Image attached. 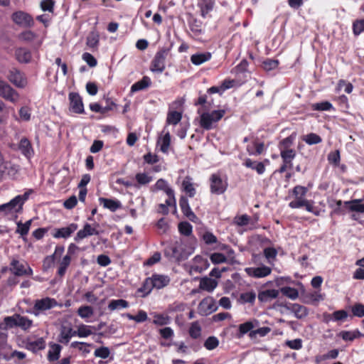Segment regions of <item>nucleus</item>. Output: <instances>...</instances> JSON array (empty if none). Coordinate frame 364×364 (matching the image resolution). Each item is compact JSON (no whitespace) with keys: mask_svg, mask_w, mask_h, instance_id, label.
Segmentation results:
<instances>
[{"mask_svg":"<svg viewBox=\"0 0 364 364\" xmlns=\"http://www.w3.org/2000/svg\"><path fill=\"white\" fill-rule=\"evenodd\" d=\"M191 254V252L186 250L181 238H175L166 242L164 255L171 262L179 263L187 259Z\"/></svg>","mask_w":364,"mask_h":364,"instance_id":"nucleus-1","label":"nucleus"},{"mask_svg":"<svg viewBox=\"0 0 364 364\" xmlns=\"http://www.w3.org/2000/svg\"><path fill=\"white\" fill-rule=\"evenodd\" d=\"M170 282V278L166 275L154 274L151 277L145 279L143 287L140 289L146 294H149L154 288L157 289L166 287Z\"/></svg>","mask_w":364,"mask_h":364,"instance_id":"nucleus-2","label":"nucleus"},{"mask_svg":"<svg viewBox=\"0 0 364 364\" xmlns=\"http://www.w3.org/2000/svg\"><path fill=\"white\" fill-rule=\"evenodd\" d=\"M29 194L25 193L23 195L16 196L9 202L0 205V213L3 212L4 215L18 213L22 209L24 203L28 200Z\"/></svg>","mask_w":364,"mask_h":364,"instance_id":"nucleus-3","label":"nucleus"},{"mask_svg":"<svg viewBox=\"0 0 364 364\" xmlns=\"http://www.w3.org/2000/svg\"><path fill=\"white\" fill-rule=\"evenodd\" d=\"M274 310L279 311L282 314L285 313L289 316H295L296 318H304L308 314L306 307L298 304H291L288 306L274 305Z\"/></svg>","mask_w":364,"mask_h":364,"instance_id":"nucleus-4","label":"nucleus"},{"mask_svg":"<svg viewBox=\"0 0 364 364\" xmlns=\"http://www.w3.org/2000/svg\"><path fill=\"white\" fill-rule=\"evenodd\" d=\"M210 192L213 194L220 195L223 194L228 188V182L226 180L223 179L220 175L213 173L211 175L210 178Z\"/></svg>","mask_w":364,"mask_h":364,"instance_id":"nucleus-5","label":"nucleus"},{"mask_svg":"<svg viewBox=\"0 0 364 364\" xmlns=\"http://www.w3.org/2000/svg\"><path fill=\"white\" fill-rule=\"evenodd\" d=\"M57 306H58L57 301L53 298L45 297L41 299H37L35 301L33 313L35 316H38L41 312L50 309Z\"/></svg>","mask_w":364,"mask_h":364,"instance_id":"nucleus-6","label":"nucleus"},{"mask_svg":"<svg viewBox=\"0 0 364 364\" xmlns=\"http://www.w3.org/2000/svg\"><path fill=\"white\" fill-rule=\"evenodd\" d=\"M166 50L158 51L151 61L150 70L153 73H162L165 70Z\"/></svg>","mask_w":364,"mask_h":364,"instance_id":"nucleus-7","label":"nucleus"},{"mask_svg":"<svg viewBox=\"0 0 364 364\" xmlns=\"http://www.w3.org/2000/svg\"><path fill=\"white\" fill-rule=\"evenodd\" d=\"M11 18L16 24L23 28H31L34 24L32 16L21 11L14 12L11 16Z\"/></svg>","mask_w":364,"mask_h":364,"instance_id":"nucleus-8","label":"nucleus"},{"mask_svg":"<svg viewBox=\"0 0 364 364\" xmlns=\"http://www.w3.org/2000/svg\"><path fill=\"white\" fill-rule=\"evenodd\" d=\"M0 96L13 103L19 99L18 93L13 89L7 82L0 80Z\"/></svg>","mask_w":364,"mask_h":364,"instance_id":"nucleus-9","label":"nucleus"},{"mask_svg":"<svg viewBox=\"0 0 364 364\" xmlns=\"http://www.w3.org/2000/svg\"><path fill=\"white\" fill-rule=\"evenodd\" d=\"M8 79L11 83L19 88H23L27 85V79L24 74L16 68H12L9 70Z\"/></svg>","mask_w":364,"mask_h":364,"instance_id":"nucleus-10","label":"nucleus"},{"mask_svg":"<svg viewBox=\"0 0 364 364\" xmlns=\"http://www.w3.org/2000/svg\"><path fill=\"white\" fill-rule=\"evenodd\" d=\"M10 270L16 276L31 275L32 269L23 262H20L18 259H14L11 262Z\"/></svg>","mask_w":364,"mask_h":364,"instance_id":"nucleus-11","label":"nucleus"},{"mask_svg":"<svg viewBox=\"0 0 364 364\" xmlns=\"http://www.w3.org/2000/svg\"><path fill=\"white\" fill-rule=\"evenodd\" d=\"M70 109L75 113L82 114L84 112V105L82 97L77 92L69 94Z\"/></svg>","mask_w":364,"mask_h":364,"instance_id":"nucleus-12","label":"nucleus"},{"mask_svg":"<svg viewBox=\"0 0 364 364\" xmlns=\"http://www.w3.org/2000/svg\"><path fill=\"white\" fill-rule=\"evenodd\" d=\"M77 228L78 225L77 223H70L67 227L55 229L54 232L53 233V237L57 239L68 238L74 232L77 230Z\"/></svg>","mask_w":364,"mask_h":364,"instance_id":"nucleus-13","label":"nucleus"},{"mask_svg":"<svg viewBox=\"0 0 364 364\" xmlns=\"http://www.w3.org/2000/svg\"><path fill=\"white\" fill-rule=\"evenodd\" d=\"M198 313L201 316H208L217 309L215 304L212 298L203 299L198 305Z\"/></svg>","mask_w":364,"mask_h":364,"instance_id":"nucleus-14","label":"nucleus"},{"mask_svg":"<svg viewBox=\"0 0 364 364\" xmlns=\"http://www.w3.org/2000/svg\"><path fill=\"white\" fill-rule=\"evenodd\" d=\"M0 166V171L4 175L8 176L11 178H14L19 171V166L11 163V161H1Z\"/></svg>","mask_w":364,"mask_h":364,"instance_id":"nucleus-15","label":"nucleus"},{"mask_svg":"<svg viewBox=\"0 0 364 364\" xmlns=\"http://www.w3.org/2000/svg\"><path fill=\"white\" fill-rule=\"evenodd\" d=\"M110 322H101L96 326V333L97 334L103 336H109L112 334H114L117 331V326L113 323V321Z\"/></svg>","mask_w":364,"mask_h":364,"instance_id":"nucleus-16","label":"nucleus"},{"mask_svg":"<svg viewBox=\"0 0 364 364\" xmlns=\"http://www.w3.org/2000/svg\"><path fill=\"white\" fill-rule=\"evenodd\" d=\"M99 234L100 231L97 230L95 227H92L89 223H85L83 226V228L77 232L74 237V240L75 242H79L89 236L98 235Z\"/></svg>","mask_w":364,"mask_h":364,"instance_id":"nucleus-17","label":"nucleus"},{"mask_svg":"<svg viewBox=\"0 0 364 364\" xmlns=\"http://www.w3.org/2000/svg\"><path fill=\"white\" fill-rule=\"evenodd\" d=\"M179 205L183 215L191 221L196 222L198 220L197 216L192 211L186 197H181L179 200Z\"/></svg>","mask_w":364,"mask_h":364,"instance_id":"nucleus-18","label":"nucleus"},{"mask_svg":"<svg viewBox=\"0 0 364 364\" xmlns=\"http://www.w3.org/2000/svg\"><path fill=\"white\" fill-rule=\"evenodd\" d=\"M249 275L255 278H262L271 274L272 269L267 266H260L255 268H249L246 269Z\"/></svg>","mask_w":364,"mask_h":364,"instance_id":"nucleus-19","label":"nucleus"},{"mask_svg":"<svg viewBox=\"0 0 364 364\" xmlns=\"http://www.w3.org/2000/svg\"><path fill=\"white\" fill-rule=\"evenodd\" d=\"M76 336V331L71 327L63 325L60 329L59 342L61 343L67 344L69 343L73 336Z\"/></svg>","mask_w":364,"mask_h":364,"instance_id":"nucleus-20","label":"nucleus"},{"mask_svg":"<svg viewBox=\"0 0 364 364\" xmlns=\"http://www.w3.org/2000/svg\"><path fill=\"white\" fill-rule=\"evenodd\" d=\"M18 149L27 159H30L34 154L30 141L27 138H22L18 144Z\"/></svg>","mask_w":364,"mask_h":364,"instance_id":"nucleus-21","label":"nucleus"},{"mask_svg":"<svg viewBox=\"0 0 364 364\" xmlns=\"http://www.w3.org/2000/svg\"><path fill=\"white\" fill-rule=\"evenodd\" d=\"M15 55L16 60L21 63H28L32 58L31 51L24 48H16Z\"/></svg>","mask_w":364,"mask_h":364,"instance_id":"nucleus-22","label":"nucleus"},{"mask_svg":"<svg viewBox=\"0 0 364 364\" xmlns=\"http://www.w3.org/2000/svg\"><path fill=\"white\" fill-rule=\"evenodd\" d=\"M279 291L275 289H265L260 291L258 294V300L260 302H268L277 298Z\"/></svg>","mask_w":364,"mask_h":364,"instance_id":"nucleus-23","label":"nucleus"},{"mask_svg":"<svg viewBox=\"0 0 364 364\" xmlns=\"http://www.w3.org/2000/svg\"><path fill=\"white\" fill-rule=\"evenodd\" d=\"M218 282L215 279L205 277L200 281V289L208 292L213 291L217 287Z\"/></svg>","mask_w":364,"mask_h":364,"instance_id":"nucleus-24","label":"nucleus"},{"mask_svg":"<svg viewBox=\"0 0 364 364\" xmlns=\"http://www.w3.org/2000/svg\"><path fill=\"white\" fill-rule=\"evenodd\" d=\"M99 201L105 208L109 209L112 212L116 211L121 207V203L117 200H112L105 198H100Z\"/></svg>","mask_w":364,"mask_h":364,"instance_id":"nucleus-25","label":"nucleus"},{"mask_svg":"<svg viewBox=\"0 0 364 364\" xmlns=\"http://www.w3.org/2000/svg\"><path fill=\"white\" fill-rule=\"evenodd\" d=\"M151 81L148 76H144L142 79L134 83L131 87V92H136L143 90L151 85Z\"/></svg>","mask_w":364,"mask_h":364,"instance_id":"nucleus-26","label":"nucleus"},{"mask_svg":"<svg viewBox=\"0 0 364 364\" xmlns=\"http://www.w3.org/2000/svg\"><path fill=\"white\" fill-rule=\"evenodd\" d=\"M157 144L160 146V151L164 154H167L171 144V134L166 132L162 137L157 141Z\"/></svg>","mask_w":364,"mask_h":364,"instance_id":"nucleus-27","label":"nucleus"},{"mask_svg":"<svg viewBox=\"0 0 364 364\" xmlns=\"http://www.w3.org/2000/svg\"><path fill=\"white\" fill-rule=\"evenodd\" d=\"M31 223L32 220H28L25 223H22L21 221L16 223L17 228L15 232L19 234L23 240H26V236L29 232Z\"/></svg>","mask_w":364,"mask_h":364,"instance_id":"nucleus-28","label":"nucleus"},{"mask_svg":"<svg viewBox=\"0 0 364 364\" xmlns=\"http://www.w3.org/2000/svg\"><path fill=\"white\" fill-rule=\"evenodd\" d=\"M210 58L211 53L205 52L192 55L191 57V61L196 65H200L202 63L208 61Z\"/></svg>","mask_w":364,"mask_h":364,"instance_id":"nucleus-29","label":"nucleus"},{"mask_svg":"<svg viewBox=\"0 0 364 364\" xmlns=\"http://www.w3.org/2000/svg\"><path fill=\"white\" fill-rule=\"evenodd\" d=\"M75 331L76 336L81 338L87 337L91 334H97L95 326L81 325L79 326L77 331Z\"/></svg>","mask_w":364,"mask_h":364,"instance_id":"nucleus-30","label":"nucleus"},{"mask_svg":"<svg viewBox=\"0 0 364 364\" xmlns=\"http://www.w3.org/2000/svg\"><path fill=\"white\" fill-rule=\"evenodd\" d=\"M244 165L247 168L255 170L257 173L260 175L265 171V166L262 162H256L252 161L250 159H247Z\"/></svg>","mask_w":364,"mask_h":364,"instance_id":"nucleus-31","label":"nucleus"},{"mask_svg":"<svg viewBox=\"0 0 364 364\" xmlns=\"http://www.w3.org/2000/svg\"><path fill=\"white\" fill-rule=\"evenodd\" d=\"M7 321V326L14 327H20L21 329L26 331L32 323V320H5Z\"/></svg>","mask_w":364,"mask_h":364,"instance_id":"nucleus-32","label":"nucleus"},{"mask_svg":"<svg viewBox=\"0 0 364 364\" xmlns=\"http://www.w3.org/2000/svg\"><path fill=\"white\" fill-rule=\"evenodd\" d=\"M344 205L351 211L364 213V204L360 203V200L355 199L351 201H345Z\"/></svg>","mask_w":364,"mask_h":364,"instance_id":"nucleus-33","label":"nucleus"},{"mask_svg":"<svg viewBox=\"0 0 364 364\" xmlns=\"http://www.w3.org/2000/svg\"><path fill=\"white\" fill-rule=\"evenodd\" d=\"M340 336L346 341H353L357 338L364 336L358 330L343 331L340 333Z\"/></svg>","mask_w":364,"mask_h":364,"instance_id":"nucleus-34","label":"nucleus"},{"mask_svg":"<svg viewBox=\"0 0 364 364\" xmlns=\"http://www.w3.org/2000/svg\"><path fill=\"white\" fill-rule=\"evenodd\" d=\"M213 123H214L209 112H203L200 114V125L205 130H210L213 128Z\"/></svg>","mask_w":364,"mask_h":364,"instance_id":"nucleus-35","label":"nucleus"},{"mask_svg":"<svg viewBox=\"0 0 364 364\" xmlns=\"http://www.w3.org/2000/svg\"><path fill=\"white\" fill-rule=\"evenodd\" d=\"M281 157L283 160V163L289 164V168L292 166L291 161L296 156V151L294 149H284L281 150Z\"/></svg>","mask_w":364,"mask_h":364,"instance_id":"nucleus-36","label":"nucleus"},{"mask_svg":"<svg viewBox=\"0 0 364 364\" xmlns=\"http://www.w3.org/2000/svg\"><path fill=\"white\" fill-rule=\"evenodd\" d=\"M214 4V0H203L199 6L200 14L203 18H205L207 14L213 9Z\"/></svg>","mask_w":364,"mask_h":364,"instance_id":"nucleus-37","label":"nucleus"},{"mask_svg":"<svg viewBox=\"0 0 364 364\" xmlns=\"http://www.w3.org/2000/svg\"><path fill=\"white\" fill-rule=\"evenodd\" d=\"M61 350V346L59 344H53L48 353V360L49 361H55L58 360Z\"/></svg>","mask_w":364,"mask_h":364,"instance_id":"nucleus-38","label":"nucleus"},{"mask_svg":"<svg viewBox=\"0 0 364 364\" xmlns=\"http://www.w3.org/2000/svg\"><path fill=\"white\" fill-rule=\"evenodd\" d=\"M202 22L195 18L189 21V27L195 36H199L202 33Z\"/></svg>","mask_w":364,"mask_h":364,"instance_id":"nucleus-39","label":"nucleus"},{"mask_svg":"<svg viewBox=\"0 0 364 364\" xmlns=\"http://www.w3.org/2000/svg\"><path fill=\"white\" fill-rule=\"evenodd\" d=\"M306 302L311 304H316L324 299V296L318 291H314L306 296Z\"/></svg>","mask_w":364,"mask_h":364,"instance_id":"nucleus-40","label":"nucleus"},{"mask_svg":"<svg viewBox=\"0 0 364 364\" xmlns=\"http://www.w3.org/2000/svg\"><path fill=\"white\" fill-rule=\"evenodd\" d=\"M183 190L188 194L189 197H193L196 194V189L193 187V183L191 181L189 177H186L182 183Z\"/></svg>","mask_w":364,"mask_h":364,"instance_id":"nucleus-41","label":"nucleus"},{"mask_svg":"<svg viewBox=\"0 0 364 364\" xmlns=\"http://www.w3.org/2000/svg\"><path fill=\"white\" fill-rule=\"evenodd\" d=\"M182 114L177 111L169 112L167 114L166 124H177L181 119Z\"/></svg>","mask_w":364,"mask_h":364,"instance_id":"nucleus-42","label":"nucleus"},{"mask_svg":"<svg viewBox=\"0 0 364 364\" xmlns=\"http://www.w3.org/2000/svg\"><path fill=\"white\" fill-rule=\"evenodd\" d=\"M302 140L309 145L318 144L322 141L321 136L314 133H310L304 135Z\"/></svg>","mask_w":364,"mask_h":364,"instance_id":"nucleus-43","label":"nucleus"},{"mask_svg":"<svg viewBox=\"0 0 364 364\" xmlns=\"http://www.w3.org/2000/svg\"><path fill=\"white\" fill-rule=\"evenodd\" d=\"M128 306V302L124 299L112 300L108 306L111 311L120 310Z\"/></svg>","mask_w":364,"mask_h":364,"instance_id":"nucleus-44","label":"nucleus"},{"mask_svg":"<svg viewBox=\"0 0 364 364\" xmlns=\"http://www.w3.org/2000/svg\"><path fill=\"white\" fill-rule=\"evenodd\" d=\"M256 294L254 291H247L242 293L239 297V301L241 304H252L255 301Z\"/></svg>","mask_w":364,"mask_h":364,"instance_id":"nucleus-45","label":"nucleus"},{"mask_svg":"<svg viewBox=\"0 0 364 364\" xmlns=\"http://www.w3.org/2000/svg\"><path fill=\"white\" fill-rule=\"evenodd\" d=\"M280 291L282 294L287 297L291 299H296L299 296V292L297 289L289 287H284L280 289Z\"/></svg>","mask_w":364,"mask_h":364,"instance_id":"nucleus-46","label":"nucleus"},{"mask_svg":"<svg viewBox=\"0 0 364 364\" xmlns=\"http://www.w3.org/2000/svg\"><path fill=\"white\" fill-rule=\"evenodd\" d=\"M311 107L313 110L316 111H329L333 109L332 104L328 101L314 103Z\"/></svg>","mask_w":364,"mask_h":364,"instance_id":"nucleus-47","label":"nucleus"},{"mask_svg":"<svg viewBox=\"0 0 364 364\" xmlns=\"http://www.w3.org/2000/svg\"><path fill=\"white\" fill-rule=\"evenodd\" d=\"M135 179L139 185H146L152 181L153 177L146 173H138L135 176Z\"/></svg>","mask_w":364,"mask_h":364,"instance_id":"nucleus-48","label":"nucleus"},{"mask_svg":"<svg viewBox=\"0 0 364 364\" xmlns=\"http://www.w3.org/2000/svg\"><path fill=\"white\" fill-rule=\"evenodd\" d=\"M100 36L96 32H91L87 38V46L90 48H96L99 43Z\"/></svg>","mask_w":364,"mask_h":364,"instance_id":"nucleus-49","label":"nucleus"},{"mask_svg":"<svg viewBox=\"0 0 364 364\" xmlns=\"http://www.w3.org/2000/svg\"><path fill=\"white\" fill-rule=\"evenodd\" d=\"M178 231L181 235L189 236L192 234L193 227L188 222H181L178 224Z\"/></svg>","mask_w":364,"mask_h":364,"instance_id":"nucleus-50","label":"nucleus"},{"mask_svg":"<svg viewBox=\"0 0 364 364\" xmlns=\"http://www.w3.org/2000/svg\"><path fill=\"white\" fill-rule=\"evenodd\" d=\"M45 347V341L42 338H41L35 341L30 342L28 344L27 348L36 351L37 350H43Z\"/></svg>","mask_w":364,"mask_h":364,"instance_id":"nucleus-51","label":"nucleus"},{"mask_svg":"<svg viewBox=\"0 0 364 364\" xmlns=\"http://www.w3.org/2000/svg\"><path fill=\"white\" fill-rule=\"evenodd\" d=\"M189 334L193 338H198L201 335V328L197 321L192 323L189 329Z\"/></svg>","mask_w":364,"mask_h":364,"instance_id":"nucleus-52","label":"nucleus"},{"mask_svg":"<svg viewBox=\"0 0 364 364\" xmlns=\"http://www.w3.org/2000/svg\"><path fill=\"white\" fill-rule=\"evenodd\" d=\"M351 311L354 316L363 317L364 316V304L361 303H355L351 306Z\"/></svg>","mask_w":364,"mask_h":364,"instance_id":"nucleus-53","label":"nucleus"},{"mask_svg":"<svg viewBox=\"0 0 364 364\" xmlns=\"http://www.w3.org/2000/svg\"><path fill=\"white\" fill-rule=\"evenodd\" d=\"M219 345L218 339L215 336L208 337L204 343L206 349L211 350L216 348Z\"/></svg>","mask_w":364,"mask_h":364,"instance_id":"nucleus-54","label":"nucleus"},{"mask_svg":"<svg viewBox=\"0 0 364 364\" xmlns=\"http://www.w3.org/2000/svg\"><path fill=\"white\" fill-rule=\"evenodd\" d=\"M295 199L294 200H291L289 203V206L291 208H300L301 207H304V205H306L307 199L305 198V197H294Z\"/></svg>","mask_w":364,"mask_h":364,"instance_id":"nucleus-55","label":"nucleus"},{"mask_svg":"<svg viewBox=\"0 0 364 364\" xmlns=\"http://www.w3.org/2000/svg\"><path fill=\"white\" fill-rule=\"evenodd\" d=\"M94 355L95 357L106 359L109 356L110 350L107 347H100L95 350Z\"/></svg>","mask_w":364,"mask_h":364,"instance_id":"nucleus-56","label":"nucleus"},{"mask_svg":"<svg viewBox=\"0 0 364 364\" xmlns=\"http://www.w3.org/2000/svg\"><path fill=\"white\" fill-rule=\"evenodd\" d=\"M90 345L87 344L82 342L74 341L71 343V347L77 348L79 350L82 351L84 354H88L90 350L89 347Z\"/></svg>","mask_w":364,"mask_h":364,"instance_id":"nucleus-57","label":"nucleus"},{"mask_svg":"<svg viewBox=\"0 0 364 364\" xmlns=\"http://www.w3.org/2000/svg\"><path fill=\"white\" fill-rule=\"evenodd\" d=\"M271 329L269 327H262L257 330L252 331L249 336L251 338H256L257 335H259L261 337L266 336L269 332H270Z\"/></svg>","mask_w":364,"mask_h":364,"instance_id":"nucleus-58","label":"nucleus"},{"mask_svg":"<svg viewBox=\"0 0 364 364\" xmlns=\"http://www.w3.org/2000/svg\"><path fill=\"white\" fill-rule=\"evenodd\" d=\"M307 192L308 188L302 186H296L292 190V193L294 197H305Z\"/></svg>","mask_w":364,"mask_h":364,"instance_id":"nucleus-59","label":"nucleus"},{"mask_svg":"<svg viewBox=\"0 0 364 364\" xmlns=\"http://www.w3.org/2000/svg\"><path fill=\"white\" fill-rule=\"evenodd\" d=\"M254 326L251 321H247L242 324H240L239 326L240 331V337L242 336L244 334L251 332Z\"/></svg>","mask_w":364,"mask_h":364,"instance_id":"nucleus-60","label":"nucleus"},{"mask_svg":"<svg viewBox=\"0 0 364 364\" xmlns=\"http://www.w3.org/2000/svg\"><path fill=\"white\" fill-rule=\"evenodd\" d=\"M210 258L211 262L214 264L223 263L227 260L226 257L223 254L218 252L211 254Z\"/></svg>","mask_w":364,"mask_h":364,"instance_id":"nucleus-61","label":"nucleus"},{"mask_svg":"<svg viewBox=\"0 0 364 364\" xmlns=\"http://www.w3.org/2000/svg\"><path fill=\"white\" fill-rule=\"evenodd\" d=\"M36 37V35L31 31H26L19 34L18 38L22 41L31 42Z\"/></svg>","mask_w":364,"mask_h":364,"instance_id":"nucleus-62","label":"nucleus"},{"mask_svg":"<svg viewBox=\"0 0 364 364\" xmlns=\"http://www.w3.org/2000/svg\"><path fill=\"white\" fill-rule=\"evenodd\" d=\"M55 2L53 0H43L41 8L43 11L53 12Z\"/></svg>","mask_w":364,"mask_h":364,"instance_id":"nucleus-63","label":"nucleus"},{"mask_svg":"<svg viewBox=\"0 0 364 364\" xmlns=\"http://www.w3.org/2000/svg\"><path fill=\"white\" fill-rule=\"evenodd\" d=\"M353 33L358 36L364 31V20L355 21L353 24Z\"/></svg>","mask_w":364,"mask_h":364,"instance_id":"nucleus-64","label":"nucleus"}]
</instances>
